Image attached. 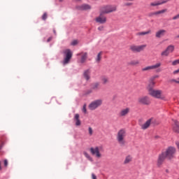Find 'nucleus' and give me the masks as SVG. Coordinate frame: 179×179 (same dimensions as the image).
I'll list each match as a JSON object with an SVG mask.
<instances>
[{"instance_id": "obj_1", "label": "nucleus", "mask_w": 179, "mask_h": 179, "mask_svg": "<svg viewBox=\"0 0 179 179\" xmlns=\"http://www.w3.org/2000/svg\"><path fill=\"white\" fill-rule=\"evenodd\" d=\"M125 138H127V130L125 129H120L116 135V140L120 146H124L127 144Z\"/></svg>"}, {"instance_id": "obj_2", "label": "nucleus", "mask_w": 179, "mask_h": 179, "mask_svg": "<svg viewBox=\"0 0 179 179\" xmlns=\"http://www.w3.org/2000/svg\"><path fill=\"white\" fill-rule=\"evenodd\" d=\"M99 12L103 15H108V13L117 12V6L111 4L103 5L99 8Z\"/></svg>"}, {"instance_id": "obj_3", "label": "nucleus", "mask_w": 179, "mask_h": 179, "mask_svg": "<svg viewBox=\"0 0 179 179\" xmlns=\"http://www.w3.org/2000/svg\"><path fill=\"white\" fill-rule=\"evenodd\" d=\"M176 152H177L176 148L170 146L166 148L165 152L162 153L164 154V156L165 157H166V159H169V160H171V159H174V155H176Z\"/></svg>"}, {"instance_id": "obj_4", "label": "nucleus", "mask_w": 179, "mask_h": 179, "mask_svg": "<svg viewBox=\"0 0 179 179\" xmlns=\"http://www.w3.org/2000/svg\"><path fill=\"white\" fill-rule=\"evenodd\" d=\"M101 104H103V99H96L89 104L88 108L91 110V111H94V110L99 108Z\"/></svg>"}, {"instance_id": "obj_5", "label": "nucleus", "mask_w": 179, "mask_h": 179, "mask_svg": "<svg viewBox=\"0 0 179 179\" xmlns=\"http://www.w3.org/2000/svg\"><path fill=\"white\" fill-rule=\"evenodd\" d=\"M150 96L155 97V99H161V100H164L165 97L163 96V92L162 90H152L148 92Z\"/></svg>"}, {"instance_id": "obj_6", "label": "nucleus", "mask_w": 179, "mask_h": 179, "mask_svg": "<svg viewBox=\"0 0 179 179\" xmlns=\"http://www.w3.org/2000/svg\"><path fill=\"white\" fill-rule=\"evenodd\" d=\"M94 21L98 24H106L107 23V17L103 13H101V12H99V15L95 17Z\"/></svg>"}, {"instance_id": "obj_7", "label": "nucleus", "mask_w": 179, "mask_h": 179, "mask_svg": "<svg viewBox=\"0 0 179 179\" xmlns=\"http://www.w3.org/2000/svg\"><path fill=\"white\" fill-rule=\"evenodd\" d=\"M146 45H131L129 47V49L132 52H141L146 48Z\"/></svg>"}, {"instance_id": "obj_8", "label": "nucleus", "mask_w": 179, "mask_h": 179, "mask_svg": "<svg viewBox=\"0 0 179 179\" xmlns=\"http://www.w3.org/2000/svg\"><path fill=\"white\" fill-rule=\"evenodd\" d=\"M162 66L161 62H157L154 65L148 66L141 69V72H149L150 71H153V69H157Z\"/></svg>"}, {"instance_id": "obj_9", "label": "nucleus", "mask_w": 179, "mask_h": 179, "mask_svg": "<svg viewBox=\"0 0 179 179\" xmlns=\"http://www.w3.org/2000/svg\"><path fill=\"white\" fill-rule=\"evenodd\" d=\"M138 103L143 106H149L150 104V99L148 96H140L138 99Z\"/></svg>"}, {"instance_id": "obj_10", "label": "nucleus", "mask_w": 179, "mask_h": 179, "mask_svg": "<svg viewBox=\"0 0 179 179\" xmlns=\"http://www.w3.org/2000/svg\"><path fill=\"white\" fill-rule=\"evenodd\" d=\"M64 54H66V57L63 62L64 65H66V64H69V61H71V58H72V52L71 50L67 49L64 51Z\"/></svg>"}, {"instance_id": "obj_11", "label": "nucleus", "mask_w": 179, "mask_h": 179, "mask_svg": "<svg viewBox=\"0 0 179 179\" xmlns=\"http://www.w3.org/2000/svg\"><path fill=\"white\" fill-rule=\"evenodd\" d=\"M90 150L92 156H95L97 159H100V157H101V153H100L99 147L91 148Z\"/></svg>"}, {"instance_id": "obj_12", "label": "nucleus", "mask_w": 179, "mask_h": 179, "mask_svg": "<svg viewBox=\"0 0 179 179\" xmlns=\"http://www.w3.org/2000/svg\"><path fill=\"white\" fill-rule=\"evenodd\" d=\"M166 159H167V157L164 155V154H163V152L159 155L157 162V167H162V165L163 163H164V160H166Z\"/></svg>"}, {"instance_id": "obj_13", "label": "nucleus", "mask_w": 179, "mask_h": 179, "mask_svg": "<svg viewBox=\"0 0 179 179\" xmlns=\"http://www.w3.org/2000/svg\"><path fill=\"white\" fill-rule=\"evenodd\" d=\"M100 90V83L96 82L91 84V90L89 92V93H92L93 90L97 91Z\"/></svg>"}, {"instance_id": "obj_14", "label": "nucleus", "mask_w": 179, "mask_h": 179, "mask_svg": "<svg viewBox=\"0 0 179 179\" xmlns=\"http://www.w3.org/2000/svg\"><path fill=\"white\" fill-rule=\"evenodd\" d=\"M170 0H159L150 3V6H159V5H163L164 3H167Z\"/></svg>"}, {"instance_id": "obj_15", "label": "nucleus", "mask_w": 179, "mask_h": 179, "mask_svg": "<svg viewBox=\"0 0 179 179\" xmlns=\"http://www.w3.org/2000/svg\"><path fill=\"white\" fill-rule=\"evenodd\" d=\"M77 9L78 10H90V9H92V6L84 3L81 6H78Z\"/></svg>"}, {"instance_id": "obj_16", "label": "nucleus", "mask_w": 179, "mask_h": 179, "mask_svg": "<svg viewBox=\"0 0 179 179\" xmlns=\"http://www.w3.org/2000/svg\"><path fill=\"white\" fill-rule=\"evenodd\" d=\"M129 111H131L129 108L122 109L119 113V117H127L129 114Z\"/></svg>"}, {"instance_id": "obj_17", "label": "nucleus", "mask_w": 179, "mask_h": 179, "mask_svg": "<svg viewBox=\"0 0 179 179\" xmlns=\"http://www.w3.org/2000/svg\"><path fill=\"white\" fill-rule=\"evenodd\" d=\"M78 56H81V59L80 60V64H85L86 60L87 59V52H81L77 54Z\"/></svg>"}, {"instance_id": "obj_18", "label": "nucleus", "mask_w": 179, "mask_h": 179, "mask_svg": "<svg viewBox=\"0 0 179 179\" xmlns=\"http://www.w3.org/2000/svg\"><path fill=\"white\" fill-rule=\"evenodd\" d=\"M166 33H167V31L165 29H160L156 32L155 37H157V38H161Z\"/></svg>"}, {"instance_id": "obj_19", "label": "nucleus", "mask_w": 179, "mask_h": 179, "mask_svg": "<svg viewBox=\"0 0 179 179\" xmlns=\"http://www.w3.org/2000/svg\"><path fill=\"white\" fill-rule=\"evenodd\" d=\"M152 118L148 120L144 124H141V129H148L149 127H150V124H152Z\"/></svg>"}, {"instance_id": "obj_20", "label": "nucleus", "mask_w": 179, "mask_h": 179, "mask_svg": "<svg viewBox=\"0 0 179 179\" xmlns=\"http://www.w3.org/2000/svg\"><path fill=\"white\" fill-rule=\"evenodd\" d=\"M155 83L153 81V80H150L148 85L147 87V90L148 91V93L152 92L153 90V87H155Z\"/></svg>"}, {"instance_id": "obj_21", "label": "nucleus", "mask_w": 179, "mask_h": 179, "mask_svg": "<svg viewBox=\"0 0 179 179\" xmlns=\"http://www.w3.org/2000/svg\"><path fill=\"white\" fill-rule=\"evenodd\" d=\"M173 131L176 134H179V122L177 120H174V124L173 126Z\"/></svg>"}, {"instance_id": "obj_22", "label": "nucleus", "mask_w": 179, "mask_h": 179, "mask_svg": "<svg viewBox=\"0 0 179 179\" xmlns=\"http://www.w3.org/2000/svg\"><path fill=\"white\" fill-rule=\"evenodd\" d=\"M167 12V9H163L159 11H155L151 13L150 16H159V15H162L163 13H166Z\"/></svg>"}, {"instance_id": "obj_23", "label": "nucleus", "mask_w": 179, "mask_h": 179, "mask_svg": "<svg viewBox=\"0 0 179 179\" xmlns=\"http://www.w3.org/2000/svg\"><path fill=\"white\" fill-rule=\"evenodd\" d=\"M79 117H80V115L78 113L76 114L74 116V121L76 122V127H79L82 124V122H80V119H79Z\"/></svg>"}, {"instance_id": "obj_24", "label": "nucleus", "mask_w": 179, "mask_h": 179, "mask_svg": "<svg viewBox=\"0 0 179 179\" xmlns=\"http://www.w3.org/2000/svg\"><path fill=\"white\" fill-rule=\"evenodd\" d=\"M101 82L102 83L103 85H108L110 83V78L106 76H102L101 78Z\"/></svg>"}, {"instance_id": "obj_25", "label": "nucleus", "mask_w": 179, "mask_h": 179, "mask_svg": "<svg viewBox=\"0 0 179 179\" xmlns=\"http://www.w3.org/2000/svg\"><path fill=\"white\" fill-rule=\"evenodd\" d=\"M131 162H132V156L131 155H127L124 161V164H129V163H131Z\"/></svg>"}, {"instance_id": "obj_26", "label": "nucleus", "mask_w": 179, "mask_h": 179, "mask_svg": "<svg viewBox=\"0 0 179 179\" xmlns=\"http://www.w3.org/2000/svg\"><path fill=\"white\" fill-rule=\"evenodd\" d=\"M103 55V52H99L95 59V61L97 64H100V61H101V56Z\"/></svg>"}, {"instance_id": "obj_27", "label": "nucleus", "mask_w": 179, "mask_h": 179, "mask_svg": "<svg viewBox=\"0 0 179 179\" xmlns=\"http://www.w3.org/2000/svg\"><path fill=\"white\" fill-rule=\"evenodd\" d=\"M83 76H84L85 79H86V80H89V79H90V71L86 70L84 72Z\"/></svg>"}, {"instance_id": "obj_28", "label": "nucleus", "mask_w": 179, "mask_h": 179, "mask_svg": "<svg viewBox=\"0 0 179 179\" xmlns=\"http://www.w3.org/2000/svg\"><path fill=\"white\" fill-rule=\"evenodd\" d=\"M128 65L130 66H135L136 65H139V61L138 60H131L128 63Z\"/></svg>"}, {"instance_id": "obj_29", "label": "nucleus", "mask_w": 179, "mask_h": 179, "mask_svg": "<svg viewBox=\"0 0 179 179\" xmlns=\"http://www.w3.org/2000/svg\"><path fill=\"white\" fill-rule=\"evenodd\" d=\"M150 33H152V31L148 30L146 31L138 32L136 34V36H146L147 34H150Z\"/></svg>"}, {"instance_id": "obj_30", "label": "nucleus", "mask_w": 179, "mask_h": 179, "mask_svg": "<svg viewBox=\"0 0 179 179\" xmlns=\"http://www.w3.org/2000/svg\"><path fill=\"white\" fill-rule=\"evenodd\" d=\"M167 51L169 52V53H171L173 52V51H174V45H170L166 48Z\"/></svg>"}, {"instance_id": "obj_31", "label": "nucleus", "mask_w": 179, "mask_h": 179, "mask_svg": "<svg viewBox=\"0 0 179 179\" xmlns=\"http://www.w3.org/2000/svg\"><path fill=\"white\" fill-rule=\"evenodd\" d=\"M169 54L170 53L169 52V50H167V49H166L161 53V55H162V57H169Z\"/></svg>"}, {"instance_id": "obj_32", "label": "nucleus", "mask_w": 179, "mask_h": 179, "mask_svg": "<svg viewBox=\"0 0 179 179\" xmlns=\"http://www.w3.org/2000/svg\"><path fill=\"white\" fill-rule=\"evenodd\" d=\"M84 156H85V157L90 160V162H93V158H92V157H90V155L86 152H84Z\"/></svg>"}, {"instance_id": "obj_33", "label": "nucleus", "mask_w": 179, "mask_h": 179, "mask_svg": "<svg viewBox=\"0 0 179 179\" xmlns=\"http://www.w3.org/2000/svg\"><path fill=\"white\" fill-rule=\"evenodd\" d=\"M88 133L90 136H92V135H93V129L90 127L88 128Z\"/></svg>"}, {"instance_id": "obj_34", "label": "nucleus", "mask_w": 179, "mask_h": 179, "mask_svg": "<svg viewBox=\"0 0 179 179\" xmlns=\"http://www.w3.org/2000/svg\"><path fill=\"white\" fill-rule=\"evenodd\" d=\"M179 64V59H176V60H174L173 62H172V65L173 66H176V65H178Z\"/></svg>"}, {"instance_id": "obj_35", "label": "nucleus", "mask_w": 179, "mask_h": 179, "mask_svg": "<svg viewBox=\"0 0 179 179\" xmlns=\"http://www.w3.org/2000/svg\"><path fill=\"white\" fill-rule=\"evenodd\" d=\"M83 111L85 114H86V113H87V110L86 109V104H84L83 105Z\"/></svg>"}, {"instance_id": "obj_36", "label": "nucleus", "mask_w": 179, "mask_h": 179, "mask_svg": "<svg viewBox=\"0 0 179 179\" xmlns=\"http://www.w3.org/2000/svg\"><path fill=\"white\" fill-rule=\"evenodd\" d=\"M98 30H99V31H103V30H104V26H103V25L99 26V27H98Z\"/></svg>"}, {"instance_id": "obj_37", "label": "nucleus", "mask_w": 179, "mask_h": 179, "mask_svg": "<svg viewBox=\"0 0 179 179\" xmlns=\"http://www.w3.org/2000/svg\"><path fill=\"white\" fill-rule=\"evenodd\" d=\"M43 20H47V13H45L43 16H42Z\"/></svg>"}, {"instance_id": "obj_38", "label": "nucleus", "mask_w": 179, "mask_h": 179, "mask_svg": "<svg viewBox=\"0 0 179 179\" xmlns=\"http://www.w3.org/2000/svg\"><path fill=\"white\" fill-rule=\"evenodd\" d=\"M78 43L77 40H74L71 42V45H77Z\"/></svg>"}, {"instance_id": "obj_39", "label": "nucleus", "mask_w": 179, "mask_h": 179, "mask_svg": "<svg viewBox=\"0 0 179 179\" xmlns=\"http://www.w3.org/2000/svg\"><path fill=\"white\" fill-rule=\"evenodd\" d=\"M171 82H174L175 83H179V78L178 79H172Z\"/></svg>"}, {"instance_id": "obj_40", "label": "nucleus", "mask_w": 179, "mask_h": 179, "mask_svg": "<svg viewBox=\"0 0 179 179\" xmlns=\"http://www.w3.org/2000/svg\"><path fill=\"white\" fill-rule=\"evenodd\" d=\"M132 3H125L124 4V6H132Z\"/></svg>"}, {"instance_id": "obj_41", "label": "nucleus", "mask_w": 179, "mask_h": 179, "mask_svg": "<svg viewBox=\"0 0 179 179\" xmlns=\"http://www.w3.org/2000/svg\"><path fill=\"white\" fill-rule=\"evenodd\" d=\"M172 19H173V20H177V19H179V14L176 15V16H174V17H173Z\"/></svg>"}, {"instance_id": "obj_42", "label": "nucleus", "mask_w": 179, "mask_h": 179, "mask_svg": "<svg viewBox=\"0 0 179 179\" xmlns=\"http://www.w3.org/2000/svg\"><path fill=\"white\" fill-rule=\"evenodd\" d=\"M4 167H8V159H4Z\"/></svg>"}, {"instance_id": "obj_43", "label": "nucleus", "mask_w": 179, "mask_h": 179, "mask_svg": "<svg viewBox=\"0 0 179 179\" xmlns=\"http://www.w3.org/2000/svg\"><path fill=\"white\" fill-rule=\"evenodd\" d=\"M92 179H97V176H96V175H94V173L92 174Z\"/></svg>"}, {"instance_id": "obj_44", "label": "nucleus", "mask_w": 179, "mask_h": 179, "mask_svg": "<svg viewBox=\"0 0 179 179\" xmlns=\"http://www.w3.org/2000/svg\"><path fill=\"white\" fill-rule=\"evenodd\" d=\"M177 73H179V69L178 70L173 71L174 75H176Z\"/></svg>"}, {"instance_id": "obj_45", "label": "nucleus", "mask_w": 179, "mask_h": 179, "mask_svg": "<svg viewBox=\"0 0 179 179\" xmlns=\"http://www.w3.org/2000/svg\"><path fill=\"white\" fill-rule=\"evenodd\" d=\"M155 139H160V136H155Z\"/></svg>"}, {"instance_id": "obj_46", "label": "nucleus", "mask_w": 179, "mask_h": 179, "mask_svg": "<svg viewBox=\"0 0 179 179\" xmlns=\"http://www.w3.org/2000/svg\"><path fill=\"white\" fill-rule=\"evenodd\" d=\"M52 40V37H50L48 39V43H50V41Z\"/></svg>"}, {"instance_id": "obj_47", "label": "nucleus", "mask_w": 179, "mask_h": 179, "mask_svg": "<svg viewBox=\"0 0 179 179\" xmlns=\"http://www.w3.org/2000/svg\"><path fill=\"white\" fill-rule=\"evenodd\" d=\"M2 170V166H1V162H0V171Z\"/></svg>"}, {"instance_id": "obj_48", "label": "nucleus", "mask_w": 179, "mask_h": 179, "mask_svg": "<svg viewBox=\"0 0 179 179\" xmlns=\"http://www.w3.org/2000/svg\"><path fill=\"white\" fill-rule=\"evenodd\" d=\"M156 78H159V76H155L154 77V79H156Z\"/></svg>"}, {"instance_id": "obj_49", "label": "nucleus", "mask_w": 179, "mask_h": 179, "mask_svg": "<svg viewBox=\"0 0 179 179\" xmlns=\"http://www.w3.org/2000/svg\"><path fill=\"white\" fill-rule=\"evenodd\" d=\"M126 1H129L132 2V1H134L135 0H126Z\"/></svg>"}, {"instance_id": "obj_50", "label": "nucleus", "mask_w": 179, "mask_h": 179, "mask_svg": "<svg viewBox=\"0 0 179 179\" xmlns=\"http://www.w3.org/2000/svg\"><path fill=\"white\" fill-rule=\"evenodd\" d=\"M76 1H77V2H80L81 0H76Z\"/></svg>"}, {"instance_id": "obj_51", "label": "nucleus", "mask_w": 179, "mask_h": 179, "mask_svg": "<svg viewBox=\"0 0 179 179\" xmlns=\"http://www.w3.org/2000/svg\"><path fill=\"white\" fill-rule=\"evenodd\" d=\"M176 38H179V35H178V36H176Z\"/></svg>"}, {"instance_id": "obj_52", "label": "nucleus", "mask_w": 179, "mask_h": 179, "mask_svg": "<svg viewBox=\"0 0 179 179\" xmlns=\"http://www.w3.org/2000/svg\"><path fill=\"white\" fill-rule=\"evenodd\" d=\"M64 0H59V2H62Z\"/></svg>"}, {"instance_id": "obj_53", "label": "nucleus", "mask_w": 179, "mask_h": 179, "mask_svg": "<svg viewBox=\"0 0 179 179\" xmlns=\"http://www.w3.org/2000/svg\"><path fill=\"white\" fill-rule=\"evenodd\" d=\"M54 33H55V31H54Z\"/></svg>"}, {"instance_id": "obj_54", "label": "nucleus", "mask_w": 179, "mask_h": 179, "mask_svg": "<svg viewBox=\"0 0 179 179\" xmlns=\"http://www.w3.org/2000/svg\"><path fill=\"white\" fill-rule=\"evenodd\" d=\"M179 179V178H178Z\"/></svg>"}]
</instances>
